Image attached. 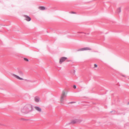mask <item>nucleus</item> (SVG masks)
Here are the masks:
<instances>
[{"label":"nucleus","mask_w":129,"mask_h":129,"mask_svg":"<svg viewBox=\"0 0 129 129\" xmlns=\"http://www.w3.org/2000/svg\"><path fill=\"white\" fill-rule=\"evenodd\" d=\"M66 96V93L64 92H63L61 95L60 98V101L61 103L64 102V98Z\"/></svg>","instance_id":"1"},{"label":"nucleus","mask_w":129,"mask_h":129,"mask_svg":"<svg viewBox=\"0 0 129 129\" xmlns=\"http://www.w3.org/2000/svg\"><path fill=\"white\" fill-rule=\"evenodd\" d=\"M67 58L65 57H62L59 59V62L60 64H61Z\"/></svg>","instance_id":"2"},{"label":"nucleus","mask_w":129,"mask_h":129,"mask_svg":"<svg viewBox=\"0 0 129 129\" xmlns=\"http://www.w3.org/2000/svg\"><path fill=\"white\" fill-rule=\"evenodd\" d=\"M90 50L91 49L89 47H85L78 49V50L77 51H83L87 50Z\"/></svg>","instance_id":"3"},{"label":"nucleus","mask_w":129,"mask_h":129,"mask_svg":"<svg viewBox=\"0 0 129 129\" xmlns=\"http://www.w3.org/2000/svg\"><path fill=\"white\" fill-rule=\"evenodd\" d=\"M13 76L17 78V79L20 80H24V79L22 77H20L18 75H16L13 74Z\"/></svg>","instance_id":"4"},{"label":"nucleus","mask_w":129,"mask_h":129,"mask_svg":"<svg viewBox=\"0 0 129 129\" xmlns=\"http://www.w3.org/2000/svg\"><path fill=\"white\" fill-rule=\"evenodd\" d=\"M35 108L37 111L39 112H42V110L41 108L39 107L36 106L35 107Z\"/></svg>","instance_id":"5"},{"label":"nucleus","mask_w":129,"mask_h":129,"mask_svg":"<svg viewBox=\"0 0 129 129\" xmlns=\"http://www.w3.org/2000/svg\"><path fill=\"white\" fill-rule=\"evenodd\" d=\"M24 16L25 18V20L27 21H29L31 20L30 18L27 15H24Z\"/></svg>","instance_id":"6"},{"label":"nucleus","mask_w":129,"mask_h":129,"mask_svg":"<svg viewBox=\"0 0 129 129\" xmlns=\"http://www.w3.org/2000/svg\"><path fill=\"white\" fill-rule=\"evenodd\" d=\"M40 100L39 99V97H36L35 98V100L36 102H38Z\"/></svg>","instance_id":"7"},{"label":"nucleus","mask_w":129,"mask_h":129,"mask_svg":"<svg viewBox=\"0 0 129 129\" xmlns=\"http://www.w3.org/2000/svg\"><path fill=\"white\" fill-rule=\"evenodd\" d=\"M39 9L41 10H44L45 9V8L44 7H39Z\"/></svg>","instance_id":"8"},{"label":"nucleus","mask_w":129,"mask_h":129,"mask_svg":"<svg viewBox=\"0 0 129 129\" xmlns=\"http://www.w3.org/2000/svg\"><path fill=\"white\" fill-rule=\"evenodd\" d=\"M76 121L75 120H73L71 121V123L72 124H74L76 123Z\"/></svg>","instance_id":"9"},{"label":"nucleus","mask_w":129,"mask_h":129,"mask_svg":"<svg viewBox=\"0 0 129 129\" xmlns=\"http://www.w3.org/2000/svg\"><path fill=\"white\" fill-rule=\"evenodd\" d=\"M121 8H118L117 9V11L119 12H120L121 11Z\"/></svg>","instance_id":"10"},{"label":"nucleus","mask_w":129,"mask_h":129,"mask_svg":"<svg viewBox=\"0 0 129 129\" xmlns=\"http://www.w3.org/2000/svg\"><path fill=\"white\" fill-rule=\"evenodd\" d=\"M24 60L26 61H28V59L26 58H24Z\"/></svg>","instance_id":"11"},{"label":"nucleus","mask_w":129,"mask_h":129,"mask_svg":"<svg viewBox=\"0 0 129 129\" xmlns=\"http://www.w3.org/2000/svg\"><path fill=\"white\" fill-rule=\"evenodd\" d=\"M94 68H97V65L96 64H94Z\"/></svg>","instance_id":"12"},{"label":"nucleus","mask_w":129,"mask_h":129,"mask_svg":"<svg viewBox=\"0 0 129 129\" xmlns=\"http://www.w3.org/2000/svg\"><path fill=\"white\" fill-rule=\"evenodd\" d=\"M73 87V88L75 89L76 88V85H74Z\"/></svg>","instance_id":"13"},{"label":"nucleus","mask_w":129,"mask_h":129,"mask_svg":"<svg viewBox=\"0 0 129 129\" xmlns=\"http://www.w3.org/2000/svg\"><path fill=\"white\" fill-rule=\"evenodd\" d=\"M21 74L22 75H23V73H22L21 72Z\"/></svg>","instance_id":"14"}]
</instances>
